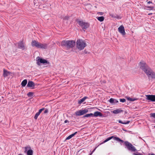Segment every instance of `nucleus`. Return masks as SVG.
<instances>
[{
	"instance_id": "obj_30",
	"label": "nucleus",
	"mask_w": 155,
	"mask_h": 155,
	"mask_svg": "<svg viewBox=\"0 0 155 155\" xmlns=\"http://www.w3.org/2000/svg\"><path fill=\"white\" fill-rule=\"evenodd\" d=\"M40 114L38 112H37L34 117L35 119L36 120L37 119L38 117V116L40 115Z\"/></svg>"
},
{
	"instance_id": "obj_18",
	"label": "nucleus",
	"mask_w": 155,
	"mask_h": 155,
	"mask_svg": "<svg viewBox=\"0 0 155 155\" xmlns=\"http://www.w3.org/2000/svg\"><path fill=\"white\" fill-rule=\"evenodd\" d=\"M109 101L111 104H116L118 102V101L116 99L112 98H111L110 99Z\"/></svg>"
},
{
	"instance_id": "obj_1",
	"label": "nucleus",
	"mask_w": 155,
	"mask_h": 155,
	"mask_svg": "<svg viewBox=\"0 0 155 155\" xmlns=\"http://www.w3.org/2000/svg\"><path fill=\"white\" fill-rule=\"evenodd\" d=\"M140 68L149 77L152 78H155V73L148 66L147 64L144 62H140Z\"/></svg>"
},
{
	"instance_id": "obj_50",
	"label": "nucleus",
	"mask_w": 155,
	"mask_h": 155,
	"mask_svg": "<svg viewBox=\"0 0 155 155\" xmlns=\"http://www.w3.org/2000/svg\"><path fill=\"white\" fill-rule=\"evenodd\" d=\"M154 128H155V126H154Z\"/></svg>"
},
{
	"instance_id": "obj_34",
	"label": "nucleus",
	"mask_w": 155,
	"mask_h": 155,
	"mask_svg": "<svg viewBox=\"0 0 155 155\" xmlns=\"http://www.w3.org/2000/svg\"><path fill=\"white\" fill-rule=\"evenodd\" d=\"M45 109V108H41V109H40L39 110V111L38 112L39 114H40L41 112L43 111V110H44Z\"/></svg>"
},
{
	"instance_id": "obj_19",
	"label": "nucleus",
	"mask_w": 155,
	"mask_h": 155,
	"mask_svg": "<svg viewBox=\"0 0 155 155\" xmlns=\"http://www.w3.org/2000/svg\"><path fill=\"white\" fill-rule=\"evenodd\" d=\"M123 111L121 110L120 109H118L113 110L112 111V112L114 114H117L121 113V112H123Z\"/></svg>"
},
{
	"instance_id": "obj_51",
	"label": "nucleus",
	"mask_w": 155,
	"mask_h": 155,
	"mask_svg": "<svg viewBox=\"0 0 155 155\" xmlns=\"http://www.w3.org/2000/svg\"><path fill=\"white\" fill-rule=\"evenodd\" d=\"M91 154H90V155H91Z\"/></svg>"
},
{
	"instance_id": "obj_26",
	"label": "nucleus",
	"mask_w": 155,
	"mask_h": 155,
	"mask_svg": "<svg viewBox=\"0 0 155 155\" xmlns=\"http://www.w3.org/2000/svg\"><path fill=\"white\" fill-rule=\"evenodd\" d=\"M31 148V147L29 146H27L25 147H24L25 150L24 151V153H27V151L28 150V149H30Z\"/></svg>"
},
{
	"instance_id": "obj_9",
	"label": "nucleus",
	"mask_w": 155,
	"mask_h": 155,
	"mask_svg": "<svg viewBox=\"0 0 155 155\" xmlns=\"http://www.w3.org/2000/svg\"><path fill=\"white\" fill-rule=\"evenodd\" d=\"M109 139V140H110L112 138H113V139L118 142H121V143H124V141L123 140H121L118 137H114V136H112L110 137H109V138H108Z\"/></svg>"
},
{
	"instance_id": "obj_3",
	"label": "nucleus",
	"mask_w": 155,
	"mask_h": 155,
	"mask_svg": "<svg viewBox=\"0 0 155 155\" xmlns=\"http://www.w3.org/2000/svg\"><path fill=\"white\" fill-rule=\"evenodd\" d=\"M86 46V44L84 41L81 39L77 40L76 47L79 50L81 51L83 50Z\"/></svg>"
},
{
	"instance_id": "obj_43",
	"label": "nucleus",
	"mask_w": 155,
	"mask_h": 155,
	"mask_svg": "<svg viewBox=\"0 0 155 155\" xmlns=\"http://www.w3.org/2000/svg\"><path fill=\"white\" fill-rule=\"evenodd\" d=\"M149 155H155V154H149Z\"/></svg>"
},
{
	"instance_id": "obj_11",
	"label": "nucleus",
	"mask_w": 155,
	"mask_h": 155,
	"mask_svg": "<svg viewBox=\"0 0 155 155\" xmlns=\"http://www.w3.org/2000/svg\"><path fill=\"white\" fill-rule=\"evenodd\" d=\"M118 31L123 35H125V32L124 27L121 25L118 28Z\"/></svg>"
},
{
	"instance_id": "obj_25",
	"label": "nucleus",
	"mask_w": 155,
	"mask_h": 155,
	"mask_svg": "<svg viewBox=\"0 0 155 155\" xmlns=\"http://www.w3.org/2000/svg\"><path fill=\"white\" fill-rule=\"evenodd\" d=\"M126 98L128 100L131 101H134L137 100V99L136 98H131L130 97H127Z\"/></svg>"
},
{
	"instance_id": "obj_4",
	"label": "nucleus",
	"mask_w": 155,
	"mask_h": 155,
	"mask_svg": "<svg viewBox=\"0 0 155 155\" xmlns=\"http://www.w3.org/2000/svg\"><path fill=\"white\" fill-rule=\"evenodd\" d=\"M126 148L129 151L131 152H135L137 151L136 148L130 143L128 141H124Z\"/></svg>"
},
{
	"instance_id": "obj_16",
	"label": "nucleus",
	"mask_w": 155,
	"mask_h": 155,
	"mask_svg": "<svg viewBox=\"0 0 155 155\" xmlns=\"http://www.w3.org/2000/svg\"><path fill=\"white\" fill-rule=\"evenodd\" d=\"M100 117H103V114L100 112L98 111L95 112L93 114V117H97L98 116Z\"/></svg>"
},
{
	"instance_id": "obj_42",
	"label": "nucleus",
	"mask_w": 155,
	"mask_h": 155,
	"mask_svg": "<svg viewBox=\"0 0 155 155\" xmlns=\"http://www.w3.org/2000/svg\"><path fill=\"white\" fill-rule=\"evenodd\" d=\"M95 149H96V148H95V149H94V150H93V151H92V153L93 152L95 151Z\"/></svg>"
},
{
	"instance_id": "obj_46",
	"label": "nucleus",
	"mask_w": 155,
	"mask_h": 155,
	"mask_svg": "<svg viewBox=\"0 0 155 155\" xmlns=\"http://www.w3.org/2000/svg\"><path fill=\"white\" fill-rule=\"evenodd\" d=\"M18 155H22L21 154H19Z\"/></svg>"
},
{
	"instance_id": "obj_44",
	"label": "nucleus",
	"mask_w": 155,
	"mask_h": 155,
	"mask_svg": "<svg viewBox=\"0 0 155 155\" xmlns=\"http://www.w3.org/2000/svg\"><path fill=\"white\" fill-rule=\"evenodd\" d=\"M107 141H108L109 140V139H108V138H107Z\"/></svg>"
},
{
	"instance_id": "obj_29",
	"label": "nucleus",
	"mask_w": 155,
	"mask_h": 155,
	"mask_svg": "<svg viewBox=\"0 0 155 155\" xmlns=\"http://www.w3.org/2000/svg\"><path fill=\"white\" fill-rule=\"evenodd\" d=\"M34 94V93L33 92H30L27 94V95L28 97H31L33 96Z\"/></svg>"
},
{
	"instance_id": "obj_47",
	"label": "nucleus",
	"mask_w": 155,
	"mask_h": 155,
	"mask_svg": "<svg viewBox=\"0 0 155 155\" xmlns=\"http://www.w3.org/2000/svg\"><path fill=\"white\" fill-rule=\"evenodd\" d=\"M151 14H152V13H151V14H149V15H151Z\"/></svg>"
},
{
	"instance_id": "obj_40",
	"label": "nucleus",
	"mask_w": 155,
	"mask_h": 155,
	"mask_svg": "<svg viewBox=\"0 0 155 155\" xmlns=\"http://www.w3.org/2000/svg\"><path fill=\"white\" fill-rule=\"evenodd\" d=\"M147 3L148 4H150V3H152V2L150 1L148 2Z\"/></svg>"
},
{
	"instance_id": "obj_14",
	"label": "nucleus",
	"mask_w": 155,
	"mask_h": 155,
	"mask_svg": "<svg viewBox=\"0 0 155 155\" xmlns=\"http://www.w3.org/2000/svg\"><path fill=\"white\" fill-rule=\"evenodd\" d=\"M35 86V84L34 82L32 81H29L27 85V87H28L34 88Z\"/></svg>"
},
{
	"instance_id": "obj_12",
	"label": "nucleus",
	"mask_w": 155,
	"mask_h": 155,
	"mask_svg": "<svg viewBox=\"0 0 155 155\" xmlns=\"http://www.w3.org/2000/svg\"><path fill=\"white\" fill-rule=\"evenodd\" d=\"M146 96L147 97V100H150L152 101H155V95H146Z\"/></svg>"
},
{
	"instance_id": "obj_35",
	"label": "nucleus",
	"mask_w": 155,
	"mask_h": 155,
	"mask_svg": "<svg viewBox=\"0 0 155 155\" xmlns=\"http://www.w3.org/2000/svg\"><path fill=\"white\" fill-rule=\"evenodd\" d=\"M48 112V110L47 109H46L44 111V114H46Z\"/></svg>"
},
{
	"instance_id": "obj_45",
	"label": "nucleus",
	"mask_w": 155,
	"mask_h": 155,
	"mask_svg": "<svg viewBox=\"0 0 155 155\" xmlns=\"http://www.w3.org/2000/svg\"><path fill=\"white\" fill-rule=\"evenodd\" d=\"M123 130H124L125 131H127V130H124V129H123Z\"/></svg>"
},
{
	"instance_id": "obj_13",
	"label": "nucleus",
	"mask_w": 155,
	"mask_h": 155,
	"mask_svg": "<svg viewBox=\"0 0 155 155\" xmlns=\"http://www.w3.org/2000/svg\"><path fill=\"white\" fill-rule=\"evenodd\" d=\"M38 45V48L45 49L47 47V45L46 44H42L39 42Z\"/></svg>"
},
{
	"instance_id": "obj_28",
	"label": "nucleus",
	"mask_w": 155,
	"mask_h": 155,
	"mask_svg": "<svg viewBox=\"0 0 155 155\" xmlns=\"http://www.w3.org/2000/svg\"><path fill=\"white\" fill-rule=\"evenodd\" d=\"M97 18L98 20L101 22L103 21L104 19V18L103 16L99 17Z\"/></svg>"
},
{
	"instance_id": "obj_5",
	"label": "nucleus",
	"mask_w": 155,
	"mask_h": 155,
	"mask_svg": "<svg viewBox=\"0 0 155 155\" xmlns=\"http://www.w3.org/2000/svg\"><path fill=\"white\" fill-rule=\"evenodd\" d=\"M76 21L83 30L86 29L90 25L87 22H84L79 19H77Z\"/></svg>"
},
{
	"instance_id": "obj_10",
	"label": "nucleus",
	"mask_w": 155,
	"mask_h": 155,
	"mask_svg": "<svg viewBox=\"0 0 155 155\" xmlns=\"http://www.w3.org/2000/svg\"><path fill=\"white\" fill-rule=\"evenodd\" d=\"M109 139V140H110L112 138H113V139L118 142H121V143H124V141L123 140H121L118 137H114V136H112L110 137H109V138H108Z\"/></svg>"
},
{
	"instance_id": "obj_15",
	"label": "nucleus",
	"mask_w": 155,
	"mask_h": 155,
	"mask_svg": "<svg viewBox=\"0 0 155 155\" xmlns=\"http://www.w3.org/2000/svg\"><path fill=\"white\" fill-rule=\"evenodd\" d=\"M39 42L35 40H33L31 43V45L32 46L38 48V47Z\"/></svg>"
},
{
	"instance_id": "obj_41",
	"label": "nucleus",
	"mask_w": 155,
	"mask_h": 155,
	"mask_svg": "<svg viewBox=\"0 0 155 155\" xmlns=\"http://www.w3.org/2000/svg\"><path fill=\"white\" fill-rule=\"evenodd\" d=\"M101 15H102L103 14V13L102 12H100L99 13Z\"/></svg>"
},
{
	"instance_id": "obj_23",
	"label": "nucleus",
	"mask_w": 155,
	"mask_h": 155,
	"mask_svg": "<svg viewBox=\"0 0 155 155\" xmlns=\"http://www.w3.org/2000/svg\"><path fill=\"white\" fill-rule=\"evenodd\" d=\"M130 122V121H127L126 122H123L120 120H118V122L119 123H121V124H128Z\"/></svg>"
},
{
	"instance_id": "obj_17",
	"label": "nucleus",
	"mask_w": 155,
	"mask_h": 155,
	"mask_svg": "<svg viewBox=\"0 0 155 155\" xmlns=\"http://www.w3.org/2000/svg\"><path fill=\"white\" fill-rule=\"evenodd\" d=\"M10 74V72L8 71L7 70L5 69H3V75L4 77H7Z\"/></svg>"
},
{
	"instance_id": "obj_27",
	"label": "nucleus",
	"mask_w": 155,
	"mask_h": 155,
	"mask_svg": "<svg viewBox=\"0 0 155 155\" xmlns=\"http://www.w3.org/2000/svg\"><path fill=\"white\" fill-rule=\"evenodd\" d=\"M93 117V114L92 113H90L84 115V117Z\"/></svg>"
},
{
	"instance_id": "obj_39",
	"label": "nucleus",
	"mask_w": 155,
	"mask_h": 155,
	"mask_svg": "<svg viewBox=\"0 0 155 155\" xmlns=\"http://www.w3.org/2000/svg\"><path fill=\"white\" fill-rule=\"evenodd\" d=\"M68 122V120H65L64 121V123H67V122Z\"/></svg>"
},
{
	"instance_id": "obj_33",
	"label": "nucleus",
	"mask_w": 155,
	"mask_h": 155,
	"mask_svg": "<svg viewBox=\"0 0 155 155\" xmlns=\"http://www.w3.org/2000/svg\"><path fill=\"white\" fill-rule=\"evenodd\" d=\"M69 18V16H68L67 15L63 19L64 20H67Z\"/></svg>"
},
{
	"instance_id": "obj_37",
	"label": "nucleus",
	"mask_w": 155,
	"mask_h": 155,
	"mask_svg": "<svg viewBox=\"0 0 155 155\" xmlns=\"http://www.w3.org/2000/svg\"><path fill=\"white\" fill-rule=\"evenodd\" d=\"M133 154L134 155H141V154L140 153H134Z\"/></svg>"
},
{
	"instance_id": "obj_36",
	"label": "nucleus",
	"mask_w": 155,
	"mask_h": 155,
	"mask_svg": "<svg viewBox=\"0 0 155 155\" xmlns=\"http://www.w3.org/2000/svg\"><path fill=\"white\" fill-rule=\"evenodd\" d=\"M147 8H150V9H153L154 8V7H153L151 6H148V7H147Z\"/></svg>"
},
{
	"instance_id": "obj_31",
	"label": "nucleus",
	"mask_w": 155,
	"mask_h": 155,
	"mask_svg": "<svg viewBox=\"0 0 155 155\" xmlns=\"http://www.w3.org/2000/svg\"><path fill=\"white\" fill-rule=\"evenodd\" d=\"M150 116L155 118V113H151Z\"/></svg>"
},
{
	"instance_id": "obj_21",
	"label": "nucleus",
	"mask_w": 155,
	"mask_h": 155,
	"mask_svg": "<svg viewBox=\"0 0 155 155\" xmlns=\"http://www.w3.org/2000/svg\"><path fill=\"white\" fill-rule=\"evenodd\" d=\"M77 132H76L75 133H74V134L70 135L68 137L66 138V140H69L71 138L73 137L74 136L77 134Z\"/></svg>"
},
{
	"instance_id": "obj_6",
	"label": "nucleus",
	"mask_w": 155,
	"mask_h": 155,
	"mask_svg": "<svg viewBox=\"0 0 155 155\" xmlns=\"http://www.w3.org/2000/svg\"><path fill=\"white\" fill-rule=\"evenodd\" d=\"M36 60L37 61V64L38 65H40V64H49V62L46 60L40 58L39 57H38L36 58Z\"/></svg>"
},
{
	"instance_id": "obj_38",
	"label": "nucleus",
	"mask_w": 155,
	"mask_h": 155,
	"mask_svg": "<svg viewBox=\"0 0 155 155\" xmlns=\"http://www.w3.org/2000/svg\"><path fill=\"white\" fill-rule=\"evenodd\" d=\"M108 141L107 140V139H106V140H105L101 143L102 144L103 143H104L107 142Z\"/></svg>"
},
{
	"instance_id": "obj_48",
	"label": "nucleus",
	"mask_w": 155,
	"mask_h": 155,
	"mask_svg": "<svg viewBox=\"0 0 155 155\" xmlns=\"http://www.w3.org/2000/svg\"><path fill=\"white\" fill-rule=\"evenodd\" d=\"M151 14H152V13H151V14H149V15H151Z\"/></svg>"
},
{
	"instance_id": "obj_22",
	"label": "nucleus",
	"mask_w": 155,
	"mask_h": 155,
	"mask_svg": "<svg viewBox=\"0 0 155 155\" xmlns=\"http://www.w3.org/2000/svg\"><path fill=\"white\" fill-rule=\"evenodd\" d=\"M27 83V79L24 80L21 83V85L22 87H25L26 86Z\"/></svg>"
},
{
	"instance_id": "obj_8",
	"label": "nucleus",
	"mask_w": 155,
	"mask_h": 155,
	"mask_svg": "<svg viewBox=\"0 0 155 155\" xmlns=\"http://www.w3.org/2000/svg\"><path fill=\"white\" fill-rule=\"evenodd\" d=\"M18 48L22 50H24L25 48V46L23 41H20L18 43Z\"/></svg>"
},
{
	"instance_id": "obj_32",
	"label": "nucleus",
	"mask_w": 155,
	"mask_h": 155,
	"mask_svg": "<svg viewBox=\"0 0 155 155\" xmlns=\"http://www.w3.org/2000/svg\"><path fill=\"white\" fill-rule=\"evenodd\" d=\"M120 102H125L126 100L125 99L123 98V99H120Z\"/></svg>"
},
{
	"instance_id": "obj_24",
	"label": "nucleus",
	"mask_w": 155,
	"mask_h": 155,
	"mask_svg": "<svg viewBox=\"0 0 155 155\" xmlns=\"http://www.w3.org/2000/svg\"><path fill=\"white\" fill-rule=\"evenodd\" d=\"M26 153L27 154V155H33V151L31 148L30 149H28Z\"/></svg>"
},
{
	"instance_id": "obj_20",
	"label": "nucleus",
	"mask_w": 155,
	"mask_h": 155,
	"mask_svg": "<svg viewBox=\"0 0 155 155\" xmlns=\"http://www.w3.org/2000/svg\"><path fill=\"white\" fill-rule=\"evenodd\" d=\"M88 97L86 96L84 97L81 99H79L78 101V104H81L83 103L86 99Z\"/></svg>"
},
{
	"instance_id": "obj_7",
	"label": "nucleus",
	"mask_w": 155,
	"mask_h": 155,
	"mask_svg": "<svg viewBox=\"0 0 155 155\" xmlns=\"http://www.w3.org/2000/svg\"><path fill=\"white\" fill-rule=\"evenodd\" d=\"M87 109H85L83 110H80L75 112V114L77 116H81L87 113L88 112Z\"/></svg>"
},
{
	"instance_id": "obj_2",
	"label": "nucleus",
	"mask_w": 155,
	"mask_h": 155,
	"mask_svg": "<svg viewBox=\"0 0 155 155\" xmlns=\"http://www.w3.org/2000/svg\"><path fill=\"white\" fill-rule=\"evenodd\" d=\"M75 45V42L73 40H64L62 41L61 45L69 49L73 48Z\"/></svg>"
},
{
	"instance_id": "obj_49",
	"label": "nucleus",
	"mask_w": 155,
	"mask_h": 155,
	"mask_svg": "<svg viewBox=\"0 0 155 155\" xmlns=\"http://www.w3.org/2000/svg\"><path fill=\"white\" fill-rule=\"evenodd\" d=\"M151 14H152V13H151V14H149V15H151Z\"/></svg>"
}]
</instances>
